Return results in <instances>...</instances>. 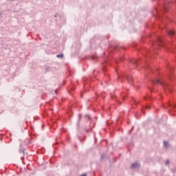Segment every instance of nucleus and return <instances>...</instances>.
<instances>
[{
	"label": "nucleus",
	"instance_id": "obj_17",
	"mask_svg": "<svg viewBox=\"0 0 176 176\" xmlns=\"http://www.w3.org/2000/svg\"><path fill=\"white\" fill-rule=\"evenodd\" d=\"M84 85H86L87 83H89V78H82Z\"/></svg>",
	"mask_w": 176,
	"mask_h": 176
},
{
	"label": "nucleus",
	"instance_id": "obj_1",
	"mask_svg": "<svg viewBox=\"0 0 176 176\" xmlns=\"http://www.w3.org/2000/svg\"><path fill=\"white\" fill-rule=\"evenodd\" d=\"M149 80H151L153 85H161L165 89V90H168L169 93H173V86L170 85V83L167 82L163 77H155V78L152 77H149Z\"/></svg>",
	"mask_w": 176,
	"mask_h": 176
},
{
	"label": "nucleus",
	"instance_id": "obj_7",
	"mask_svg": "<svg viewBox=\"0 0 176 176\" xmlns=\"http://www.w3.org/2000/svg\"><path fill=\"white\" fill-rule=\"evenodd\" d=\"M167 70L168 71V74H167V77L168 79H171V75H173V71H174V67H173L169 64H167Z\"/></svg>",
	"mask_w": 176,
	"mask_h": 176
},
{
	"label": "nucleus",
	"instance_id": "obj_2",
	"mask_svg": "<svg viewBox=\"0 0 176 176\" xmlns=\"http://www.w3.org/2000/svg\"><path fill=\"white\" fill-rule=\"evenodd\" d=\"M123 60H124V58L120 57L118 59H114L112 62V61H111V58H106L104 60V63L102 64V71L104 72H107V65H115V64H119V62L123 61Z\"/></svg>",
	"mask_w": 176,
	"mask_h": 176
},
{
	"label": "nucleus",
	"instance_id": "obj_6",
	"mask_svg": "<svg viewBox=\"0 0 176 176\" xmlns=\"http://www.w3.org/2000/svg\"><path fill=\"white\" fill-rule=\"evenodd\" d=\"M144 64H146L145 68L146 69V75H151L154 73L153 69L152 68V66L150 65L149 62H148V60H145L143 61Z\"/></svg>",
	"mask_w": 176,
	"mask_h": 176
},
{
	"label": "nucleus",
	"instance_id": "obj_38",
	"mask_svg": "<svg viewBox=\"0 0 176 176\" xmlns=\"http://www.w3.org/2000/svg\"><path fill=\"white\" fill-rule=\"evenodd\" d=\"M102 98H104V96H102Z\"/></svg>",
	"mask_w": 176,
	"mask_h": 176
},
{
	"label": "nucleus",
	"instance_id": "obj_16",
	"mask_svg": "<svg viewBox=\"0 0 176 176\" xmlns=\"http://www.w3.org/2000/svg\"><path fill=\"white\" fill-rule=\"evenodd\" d=\"M139 104H140V102H138L137 100H133V104L132 107H133V108H135V107H134V105H135V107H137V105H138Z\"/></svg>",
	"mask_w": 176,
	"mask_h": 176
},
{
	"label": "nucleus",
	"instance_id": "obj_27",
	"mask_svg": "<svg viewBox=\"0 0 176 176\" xmlns=\"http://www.w3.org/2000/svg\"><path fill=\"white\" fill-rule=\"evenodd\" d=\"M173 173H176V167L172 169Z\"/></svg>",
	"mask_w": 176,
	"mask_h": 176
},
{
	"label": "nucleus",
	"instance_id": "obj_3",
	"mask_svg": "<svg viewBox=\"0 0 176 176\" xmlns=\"http://www.w3.org/2000/svg\"><path fill=\"white\" fill-rule=\"evenodd\" d=\"M155 41H151V45L153 49H157V47H166V44L163 41V38L159 36L153 35Z\"/></svg>",
	"mask_w": 176,
	"mask_h": 176
},
{
	"label": "nucleus",
	"instance_id": "obj_15",
	"mask_svg": "<svg viewBox=\"0 0 176 176\" xmlns=\"http://www.w3.org/2000/svg\"><path fill=\"white\" fill-rule=\"evenodd\" d=\"M67 72H69V76H72V75H74V71L71 70L69 68H67Z\"/></svg>",
	"mask_w": 176,
	"mask_h": 176
},
{
	"label": "nucleus",
	"instance_id": "obj_11",
	"mask_svg": "<svg viewBox=\"0 0 176 176\" xmlns=\"http://www.w3.org/2000/svg\"><path fill=\"white\" fill-rule=\"evenodd\" d=\"M141 61H142L141 59H135L133 60H131V63H132V64H135V65H138Z\"/></svg>",
	"mask_w": 176,
	"mask_h": 176
},
{
	"label": "nucleus",
	"instance_id": "obj_42",
	"mask_svg": "<svg viewBox=\"0 0 176 176\" xmlns=\"http://www.w3.org/2000/svg\"><path fill=\"white\" fill-rule=\"evenodd\" d=\"M74 88H72V90H74Z\"/></svg>",
	"mask_w": 176,
	"mask_h": 176
},
{
	"label": "nucleus",
	"instance_id": "obj_4",
	"mask_svg": "<svg viewBox=\"0 0 176 176\" xmlns=\"http://www.w3.org/2000/svg\"><path fill=\"white\" fill-rule=\"evenodd\" d=\"M118 78L120 79L121 82H123V80L124 79H126L129 83H131L133 80L131 76H129L126 73H122L120 75L118 74Z\"/></svg>",
	"mask_w": 176,
	"mask_h": 176
},
{
	"label": "nucleus",
	"instance_id": "obj_26",
	"mask_svg": "<svg viewBox=\"0 0 176 176\" xmlns=\"http://www.w3.org/2000/svg\"><path fill=\"white\" fill-rule=\"evenodd\" d=\"M109 56V51H107L104 53V56Z\"/></svg>",
	"mask_w": 176,
	"mask_h": 176
},
{
	"label": "nucleus",
	"instance_id": "obj_5",
	"mask_svg": "<svg viewBox=\"0 0 176 176\" xmlns=\"http://www.w3.org/2000/svg\"><path fill=\"white\" fill-rule=\"evenodd\" d=\"M170 3H171V2H170V1L164 2V5L162 8L161 15H160V20H163V19H162V14H164V13H166V12H167V10H168V8H169L168 5H170Z\"/></svg>",
	"mask_w": 176,
	"mask_h": 176
},
{
	"label": "nucleus",
	"instance_id": "obj_33",
	"mask_svg": "<svg viewBox=\"0 0 176 176\" xmlns=\"http://www.w3.org/2000/svg\"><path fill=\"white\" fill-rule=\"evenodd\" d=\"M87 132H89V131H91V129H87Z\"/></svg>",
	"mask_w": 176,
	"mask_h": 176
},
{
	"label": "nucleus",
	"instance_id": "obj_10",
	"mask_svg": "<svg viewBox=\"0 0 176 176\" xmlns=\"http://www.w3.org/2000/svg\"><path fill=\"white\" fill-rule=\"evenodd\" d=\"M131 167L133 170L135 169V168H140V164L139 163H133L131 165Z\"/></svg>",
	"mask_w": 176,
	"mask_h": 176
},
{
	"label": "nucleus",
	"instance_id": "obj_35",
	"mask_svg": "<svg viewBox=\"0 0 176 176\" xmlns=\"http://www.w3.org/2000/svg\"><path fill=\"white\" fill-rule=\"evenodd\" d=\"M114 68H115L116 71H117L116 66H114Z\"/></svg>",
	"mask_w": 176,
	"mask_h": 176
},
{
	"label": "nucleus",
	"instance_id": "obj_23",
	"mask_svg": "<svg viewBox=\"0 0 176 176\" xmlns=\"http://www.w3.org/2000/svg\"><path fill=\"white\" fill-rule=\"evenodd\" d=\"M104 158H105V155L102 154V155L100 156V160H104Z\"/></svg>",
	"mask_w": 176,
	"mask_h": 176
},
{
	"label": "nucleus",
	"instance_id": "obj_14",
	"mask_svg": "<svg viewBox=\"0 0 176 176\" xmlns=\"http://www.w3.org/2000/svg\"><path fill=\"white\" fill-rule=\"evenodd\" d=\"M168 34L169 35V36L173 37L174 36V35H175V32H174V30H168Z\"/></svg>",
	"mask_w": 176,
	"mask_h": 176
},
{
	"label": "nucleus",
	"instance_id": "obj_21",
	"mask_svg": "<svg viewBox=\"0 0 176 176\" xmlns=\"http://www.w3.org/2000/svg\"><path fill=\"white\" fill-rule=\"evenodd\" d=\"M144 100H152V97L151 96H145Z\"/></svg>",
	"mask_w": 176,
	"mask_h": 176
},
{
	"label": "nucleus",
	"instance_id": "obj_19",
	"mask_svg": "<svg viewBox=\"0 0 176 176\" xmlns=\"http://www.w3.org/2000/svg\"><path fill=\"white\" fill-rule=\"evenodd\" d=\"M143 109H151V106L149 104H146V106H143Z\"/></svg>",
	"mask_w": 176,
	"mask_h": 176
},
{
	"label": "nucleus",
	"instance_id": "obj_32",
	"mask_svg": "<svg viewBox=\"0 0 176 176\" xmlns=\"http://www.w3.org/2000/svg\"><path fill=\"white\" fill-rule=\"evenodd\" d=\"M109 78V76H107V75H106L105 78H106V79H108Z\"/></svg>",
	"mask_w": 176,
	"mask_h": 176
},
{
	"label": "nucleus",
	"instance_id": "obj_28",
	"mask_svg": "<svg viewBox=\"0 0 176 176\" xmlns=\"http://www.w3.org/2000/svg\"><path fill=\"white\" fill-rule=\"evenodd\" d=\"M113 50H118V47H113Z\"/></svg>",
	"mask_w": 176,
	"mask_h": 176
},
{
	"label": "nucleus",
	"instance_id": "obj_34",
	"mask_svg": "<svg viewBox=\"0 0 176 176\" xmlns=\"http://www.w3.org/2000/svg\"><path fill=\"white\" fill-rule=\"evenodd\" d=\"M67 113H69V116H71V114L69 113V112L67 110Z\"/></svg>",
	"mask_w": 176,
	"mask_h": 176
},
{
	"label": "nucleus",
	"instance_id": "obj_36",
	"mask_svg": "<svg viewBox=\"0 0 176 176\" xmlns=\"http://www.w3.org/2000/svg\"><path fill=\"white\" fill-rule=\"evenodd\" d=\"M150 36V38H153V36Z\"/></svg>",
	"mask_w": 176,
	"mask_h": 176
},
{
	"label": "nucleus",
	"instance_id": "obj_41",
	"mask_svg": "<svg viewBox=\"0 0 176 176\" xmlns=\"http://www.w3.org/2000/svg\"><path fill=\"white\" fill-rule=\"evenodd\" d=\"M55 144H54V148H56V146H54Z\"/></svg>",
	"mask_w": 176,
	"mask_h": 176
},
{
	"label": "nucleus",
	"instance_id": "obj_25",
	"mask_svg": "<svg viewBox=\"0 0 176 176\" xmlns=\"http://www.w3.org/2000/svg\"><path fill=\"white\" fill-rule=\"evenodd\" d=\"M169 163H170V161H169L168 160H167L165 162V165L167 166Z\"/></svg>",
	"mask_w": 176,
	"mask_h": 176
},
{
	"label": "nucleus",
	"instance_id": "obj_9",
	"mask_svg": "<svg viewBox=\"0 0 176 176\" xmlns=\"http://www.w3.org/2000/svg\"><path fill=\"white\" fill-rule=\"evenodd\" d=\"M19 153H23V155H28V153H25V150L24 148H23V146L20 144L19 146Z\"/></svg>",
	"mask_w": 176,
	"mask_h": 176
},
{
	"label": "nucleus",
	"instance_id": "obj_40",
	"mask_svg": "<svg viewBox=\"0 0 176 176\" xmlns=\"http://www.w3.org/2000/svg\"><path fill=\"white\" fill-rule=\"evenodd\" d=\"M164 108H167V107H166V106H164Z\"/></svg>",
	"mask_w": 176,
	"mask_h": 176
},
{
	"label": "nucleus",
	"instance_id": "obj_8",
	"mask_svg": "<svg viewBox=\"0 0 176 176\" xmlns=\"http://www.w3.org/2000/svg\"><path fill=\"white\" fill-rule=\"evenodd\" d=\"M152 54H156V52L155 51H149L148 50H145V54L144 57H148V58H150L152 57Z\"/></svg>",
	"mask_w": 176,
	"mask_h": 176
},
{
	"label": "nucleus",
	"instance_id": "obj_30",
	"mask_svg": "<svg viewBox=\"0 0 176 176\" xmlns=\"http://www.w3.org/2000/svg\"><path fill=\"white\" fill-rule=\"evenodd\" d=\"M133 47H137V44L135 43V44L133 45Z\"/></svg>",
	"mask_w": 176,
	"mask_h": 176
},
{
	"label": "nucleus",
	"instance_id": "obj_37",
	"mask_svg": "<svg viewBox=\"0 0 176 176\" xmlns=\"http://www.w3.org/2000/svg\"><path fill=\"white\" fill-rule=\"evenodd\" d=\"M156 12L159 14V12H157V10H156Z\"/></svg>",
	"mask_w": 176,
	"mask_h": 176
},
{
	"label": "nucleus",
	"instance_id": "obj_24",
	"mask_svg": "<svg viewBox=\"0 0 176 176\" xmlns=\"http://www.w3.org/2000/svg\"><path fill=\"white\" fill-rule=\"evenodd\" d=\"M81 45L80 43H78L77 44V49L79 50V49H80Z\"/></svg>",
	"mask_w": 176,
	"mask_h": 176
},
{
	"label": "nucleus",
	"instance_id": "obj_13",
	"mask_svg": "<svg viewBox=\"0 0 176 176\" xmlns=\"http://www.w3.org/2000/svg\"><path fill=\"white\" fill-rule=\"evenodd\" d=\"M111 98L112 100H115V101H116V102H118V104H120V102H119V100H118V97H116V95H112V94H111Z\"/></svg>",
	"mask_w": 176,
	"mask_h": 176
},
{
	"label": "nucleus",
	"instance_id": "obj_20",
	"mask_svg": "<svg viewBox=\"0 0 176 176\" xmlns=\"http://www.w3.org/2000/svg\"><path fill=\"white\" fill-rule=\"evenodd\" d=\"M164 145L165 148H168V142L164 141Z\"/></svg>",
	"mask_w": 176,
	"mask_h": 176
},
{
	"label": "nucleus",
	"instance_id": "obj_29",
	"mask_svg": "<svg viewBox=\"0 0 176 176\" xmlns=\"http://www.w3.org/2000/svg\"><path fill=\"white\" fill-rule=\"evenodd\" d=\"M149 89V90H150V91H153V88H148Z\"/></svg>",
	"mask_w": 176,
	"mask_h": 176
},
{
	"label": "nucleus",
	"instance_id": "obj_31",
	"mask_svg": "<svg viewBox=\"0 0 176 176\" xmlns=\"http://www.w3.org/2000/svg\"><path fill=\"white\" fill-rule=\"evenodd\" d=\"M54 93H55L56 94H57V93H58V91H57V89H56V90L54 91Z\"/></svg>",
	"mask_w": 176,
	"mask_h": 176
},
{
	"label": "nucleus",
	"instance_id": "obj_18",
	"mask_svg": "<svg viewBox=\"0 0 176 176\" xmlns=\"http://www.w3.org/2000/svg\"><path fill=\"white\" fill-rule=\"evenodd\" d=\"M57 58H64V54H60L56 55Z\"/></svg>",
	"mask_w": 176,
	"mask_h": 176
},
{
	"label": "nucleus",
	"instance_id": "obj_12",
	"mask_svg": "<svg viewBox=\"0 0 176 176\" xmlns=\"http://www.w3.org/2000/svg\"><path fill=\"white\" fill-rule=\"evenodd\" d=\"M167 107H172L173 109H176V103L173 102V104H171V102H168Z\"/></svg>",
	"mask_w": 176,
	"mask_h": 176
},
{
	"label": "nucleus",
	"instance_id": "obj_43",
	"mask_svg": "<svg viewBox=\"0 0 176 176\" xmlns=\"http://www.w3.org/2000/svg\"><path fill=\"white\" fill-rule=\"evenodd\" d=\"M107 38L108 39V36H107Z\"/></svg>",
	"mask_w": 176,
	"mask_h": 176
},
{
	"label": "nucleus",
	"instance_id": "obj_22",
	"mask_svg": "<svg viewBox=\"0 0 176 176\" xmlns=\"http://www.w3.org/2000/svg\"><path fill=\"white\" fill-rule=\"evenodd\" d=\"M85 118H86V119H88V120H91V118H90V116H89L87 114L85 115Z\"/></svg>",
	"mask_w": 176,
	"mask_h": 176
},
{
	"label": "nucleus",
	"instance_id": "obj_39",
	"mask_svg": "<svg viewBox=\"0 0 176 176\" xmlns=\"http://www.w3.org/2000/svg\"><path fill=\"white\" fill-rule=\"evenodd\" d=\"M122 100H124V97H122Z\"/></svg>",
	"mask_w": 176,
	"mask_h": 176
}]
</instances>
